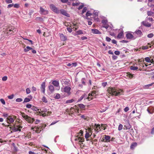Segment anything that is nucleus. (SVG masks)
Listing matches in <instances>:
<instances>
[{
  "mask_svg": "<svg viewBox=\"0 0 154 154\" xmlns=\"http://www.w3.org/2000/svg\"><path fill=\"white\" fill-rule=\"evenodd\" d=\"M72 27L71 28L70 27H67L66 28L67 30L69 32H71L72 31Z\"/></svg>",
  "mask_w": 154,
  "mask_h": 154,
  "instance_id": "nucleus-52",
  "label": "nucleus"
},
{
  "mask_svg": "<svg viewBox=\"0 0 154 154\" xmlns=\"http://www.w3.org/2000/svg\"><path fill=\"white\" fill-rule=\"evenodd\" d=\"M131 69L133 70H135L137 69H138V68L137 66H132L131 67Z\"/></svg>",
  "mask_w": 154,
  "mask_h": 154,
  "instance_id": "nucleus-38",
  "label": "nucleus"
},
{
  "mask_svg": "<svg viewBox=\"0 0 154 154\" xmlns=\"http://www.w3.org/2000/svg\"><path fill=\"white\" fill-rule=\"evenodd\" d=\"M102 23H103V25L106 24L107 23V21L106 20H102Z\"/></svg>",
  "mask_w": 154,
  "mask_h": 154,
  "instance_id": "nucleus-54",
  "label": "nucleus"
},
{
  "mask_svg": "<svg viewBox=\"0 0 154 154\" xmlns=\"http://www.w3.org/2000/svg\"><path fill=\"white\" fill-rule=\"evenodd\" d=\"M26 91L27 94H29L30 93V91L29 88H27L26 89Z\"/></svg>",
  "mask_w": 154,
  "mask_h": 154,
  "instance_id": "nucleus-63",
  "label": "nucleus"
},
{
  "mask_svg": "<svg viewBox=\"0 0 154 154\" xmlns=\"http://www.w3.org/2000/svg\"><path fill=\"white\" fill-rule=\"evenodd\" d=\"M14 6L15 8H19V5L18 4H15L14 5Z\"/></svg>",
  "mask_w": 154,
  "mask_h": 154,
  "instance_id": "nucleus-62",
  "label": "nucleus"
},
{
  "mask_svg": "<svg viewBox=\"0 0 154 154\" xmlns=\"http://www.w3.org/2000/svg\"><path fill=\"white\" fill-rule=\"evenodd\" d=\"M31 109L33 110H35L36 111H38V110H39V109H38V108L36 107H35L34 106H32V108H31Z\"/></svg>",
  "mask_w": 154,
  "mask_h": 154,
  "instance_id": "nucleus-43",
  "label": "nucleus"
},
{
  "mask_svg": "<svg viewBox=\"0 0 154 154\" xmlns=\"http://www.w3.org/2000/svg\"><path fill=\"white\" fill-rule=\"evenodd\" d=\"M124 127H125L126 129H129L131 128V126L128 121H127V124H126V125H125Z\"/></svg>",
  "mask_w": 154,
  "mask_h": 154,
  "instance_id": "nucleus-23",
  "label": "nucleus"
},
{
  "mask_svg": "<svg viewBox=\"0 0 154 154\" xmlns=\"http://www.w3.org/2000/svg\"><path fill=\"white\" fill-rule=\"evenodd\" d=\"M40 110L42 111V112H47V109L43 108H42V109Z\"/></svg>",
  "mask_w": 154,
  "mask_h": 154,
  "instance_id": "nucleus-48",
  "label": "nucleus"
},
{
  "mask_svg": "<svg viewBox=\"0 0 154 154\" xmlns=\"http://www.w3.org/2000/svg\"><path fill=\"white\" fill-rule=\"evenodd\" d=\"M45 82H43L41 85V89L43 93H45Z\"/></svg>",
  "mask_w": 154,
  "mask_h": 154,
  "instance_id": "nucleus-12",
  "label": "nucleus"
},
{
  "mask_svg": "<svg viewBox=\"0 0 154 154\" xmlns=\"http://www.w3.org/2000/svg\"><path fill=\"white\" fill-rule=\"evenodd\" d=\"M76 33L78 35H81L83 34L82 31L81 30H79L77 31L76 32Z\"/></svg>",
  "mask_w": 154,
  "mask_h": 154,
  "instance_id": "nucleus-53",
  "label": "nucleus"
},
{
  "mask_svg": "<svg viewBox=\"0 0 154 154\" xmlns=\"http://www.w3.org/2000/svg\"><path fill=\"white\" fill-rule=\"evenodd\" d=\"M22 128V127L21 126L19 125L14 126V127H10L14 132H16L17 131H20L21 129Z\"/></svg>",
  "mask_w": 154,
  "mask_h": 154,
  "instance_id": "nucleus-6",
  "label": "nucleus"
},
{
  "mask_svg": "<svg viewBox=\"0 0 154 154\" xmlns=\"http://www.w3.org/2000/svg\"><path fill=\"white\" fill-rule=\"evenodd\" d=\"M102 27H104L106 29H107L109 27V25L107 24H104L103 25H102Z\"/></svg>",
  "mask_w": 154,
  "mask_h": 154,
  "instance_id": "nucleus-51",
  "label": "nucleus"
},
{
  "mask_svg": "<svg viewBox=\"0 0 154 154\" xmlns=\"http://www.w3.org/2000/svg\"><path fill=\"white\" fill-rule=\"evenodd\" d=\"M15 116H9L7 118V123L10 124V123H12L14 122L15 119Z\"/></svg>",
  "mask_w": 154,
  "mask_h": 154,
  "instance_id": "nucleus-7",
  "label": "nucleus"
},
{
  "mask_svg": "<svg viewBox=\"0 0 154 154\" xmlns=\"http://www.w3.org/2000/svg\"><path fill=\"white\" fill-rule=\"evenodd\" d=\"M147 14L148 16H152L154 15V12L152 11H148L147 12Z\"/></svg>",
  "mask_w": 154,
  "mask_h": 154,
  "instance_id": "nucleus-31",
  "label": "nucleus"
},
{
  "mask_svg": "<svg viewBox=\"0 0 154 154\" xmlns=\"http://www.w3.org/2000/svg\"><path fill=\"white\" fill-rule=\"evenodd\" d=\"M100 128L104 130H105L106 128V126H104L102 124Z\"/></svg>",
  "mask_w": 154,
  "mask_h": 154,
  "instance_id": "nucleus-55",
  "label": "nucleus"
},
{
  "mask_svg": "<svg viewBox=\"0 0 154 154\" xmlns=\"http://www.w3.org/2000/svg\"><path fill=\"white\" fill-rule=\"evenodd\" d=\"M60 37V38L61 40L62 41H65L67 40L66 36H64L63 34H59Z\"/></svg>",
  "mask_w": 154,
  "mask_h": 154,
  "instance_id": "nucleus-16",
  "label": "nucleus"
},
{
  "mask_svg": "<svg viewBox=\"0 0 154 154\" xmlns=\"http://www.w3.org/2000/svg\"><path fill=\"white\" fill-rule=\"evenodd\" d=\"M108 93L112 95L118 96L122 94L123 91L119 89L116 88L114 87H110L107 90Z\"/></svg>",
  "mask_w": 154,
  "mask_h": 154,
  "instance_id": "nucleus-1",
  "label": "nucleus"
},
{
  "mask_svg": "<svg viewBox=\"0 0 154 154\" xmlns=\"http://www.w3.org/2000/svg\"><path fill=\"white\" fill-rule=\"evenodd\" d=\"M92 11V15L93 14L94 16H98V13L97 11Z\"/></svg>",
  "mask_w": 154,
  "mask_h": 154,
  "instance_id": "nucleus-39",
  "label": "nucleus"
},
{
  "mask_svg": "<svg viewBox=\"0 0 154 154\" xmlns=\"http://www.w3.org/2000/svg\"><path fill=\"white\" fill-rule=\"evenodd\" d=\"M137 146V143L136 142L133 143L131 144L130 148L131 149H133L134 148Z\"/></svg>",
  "mask_w": 154,
  "mask_h": 154,
  "instance_id": "nucleus-22",
  "label": "nucleus"
},
{
  "mask_svg": "<svg viewBox=\"0 0 154 154\" xmlns=\"http://www.w3.org/2000/svg\"><path fill=\"white\" fill-rule=\"evenodd\" d=\"M60 11V13L62 14H63L64 15H65L67 17H69V14L66 12V11L63 9H61Z\"/></svg>",
  "mask_w": 154,
  "mask_h": 154,
  "instance_id": "nucleus-15",
  "label": "nucleus"
},
{
  "mask_svg": "<svg viewBox=\"0 0 154 154\" xmlns=\"http://www.w3.org/2000/svg\"><path fill=\"white\" fill-rule=\"evenodd\" d=\"M151 45H149V46H143L142 47V49L143 50H145L147 49L149 47L150 48H151Z\"/></svg>",
  "mask_w": 154,
  "mask_h": 154,
  "instance_id": "nucleus-32",
  "label": "nucleus"
},
{
  "mask_svg": "<svg viewBox=\"0 0 154 154\" xmlns=\"http://www.w3.org/2000/svg\"><path fill=\"white\" fill-rule=\"evenodd\" d=\"M102 27H104L106 29H107L109 27V25L107 24H104L103 25H102Z\"/></svg>",
  "mask_w": 154,
  "mask_h": 154,
  "instance_id": "nucleus-50",
  "label": "nucleus"
},
{
  "mask_svg": "<svg viewBox=\"0 0 154 154\" xmlns=\"http://www.w3.org/2000/svg\"><path fill=\"white\" fill-rule=\"evenodd\" d=\"M8 30L9 32H8V33H9V34H12L13 32H14L13 30H12L10 29H8Z\"/></svg>",
  "mask_w": 154,
  "mask_h": 154,
  "instance_id": "nucleus-60",
  "label": "nucleus"
},
{
  "mask_svg": "<svg viewBox=\"0 0 154 154\" xmlns=\"http://www.w3.org/2000/svg\"><path fill=\"white\" fill-rule=\"evenodd\" d=\"M87 96L86 95L85 96L86 99L88 100H91L92 99V98H91V96H89L88 95V96L87 97Z\"/></svg>",
  "mask_w": 154,
  "mask_h": 154,
  "instance_id": "nucleus-56",
  "label": "nucleus"
},
{
  "mask_svg": "<svg viewBox=\"0 0 154 154\" xmlns=\"http://www.w3.org/2000/svg\"><path fill=\"white\" fill-rule=\"evenodd\" d=\"M48 88L49 90L51 93H53L54 91V87L52 85H49L48 86Z\"/></svg>",
  "mask_w": 154,
  "mask_h": 154,
  "instance_id": "nucleus-20",
  "label": "nucleus"
},
{
  "mask_svg": "<svg viewBox=\"0 0 154 154\" xmlns=\"http://www.w3.org/2000/svg\"><path fill=\"white\" fill-rule=\"evenodd\" d=\"M126 37L127 38L129 39H134L136 38L134 35L130 33H128L126 35Z\"/></svg>",
  "mask_w": 154,
  "mask_h": 154,
  "instance_id": "nucleus-11",
  "label": "nucleus"
},
{
  "mask_svg": "<svg viewBox=\"0 0 154 154\" xmlns=\"http://www.w3.org/2000/svg\"><path fill=\"white\" fill-rule=\"evenodd\" d=\"M142 23L143 24L144 26H146L149 27L151 26V25L150 23H148L144 22H142Z\"/></svg>",
  "mask_w": 154,
  "mask_h": 154,
  "instance_id": "nucleus-28",
  "label": "nucleus"
},
{
  "mask_svg": "<svg viewBox=\"0 0 154 154\" xmlns=\"http://www.w3.org/2000/svg\"><path fill=\"white\" fill-rule=\"evenodd\" d=\"M30 100L29 98H26L24 99V101L23 103L28 102H29Z\"/></svg>",
  "mask_w": 154,
  "mask_h": 154,
  "instance_id": "nucleus-47",
  "label": "nucleus"
},
{
  "mask_svg": "<svg viewBox=\"0 0 154 154\" xmlns=\"http://www.w3.org/2000/svg\"><path fill=\"white\" fill-rule=\"evenodd\" d=\"M80 4V3L78 1H76L75 3H72V5L73 6H78Z\"/></svg>",
  "mask_w": 154,
  "mask_h": 154,
  "instance_id": "nucleus-25",
  "label": "nucleus"
},
{
  "mask_svg": "<svg viewBox=\"0 0 154 154\" xmlns=\"http://www.w3.org/2000/svg\"><path fill=\"white\" fill-rule=\"evenodd\" d=\"M23 100L21 98H17L16 99V101L17 102H20Z\"/></svg>",
  "mask_w": 154,
  "mask_h": 154,
  "instance_id": "nucleus-59",
  "label": "nucleus"
},
{
  "mask_svg": "<svg viewBox=\"0 0 154 154\" xmlns=\"http://www.w3.org/2000/svg\"><path fill=\"white\" fill-rule=\"evenodd\" d=\"M54 98L55 99H58L60 98V96L59 94L57 93L56 95L54 96Z\"/></svg>",
  "mask_w": 154,
  "mask_h": 154,
  "instance_id": "nucleus-34",
  "label": "nucleus"
},
{
  "mask_svg": "<svg viewBox=\"0 0 154 154\" xmlns=\"http://www.w3.org/2000/svg\"><path fill=\"white\" fill-rule=\"evenodd\" d=\"M78 106L81 109H84L85 107V106L82 104H79Z\"/></svg>",
  "mask_w": 154,
  "mask_h": 154,
  "instance_id": "nucleus-40",
  "label": "nucleus"
},
{
  "mask_svg": "<svg viewBox=\"0 0 154 154\" xmlns=\"http://www.w3.org/2000/svg\"><path fill=\"white\" fill-rule=\"evenodd\" d=\"M123 32H120L119 34H118L117 38H121L123 35Z\"/></svg>",
  "mask_w": 154,
  "mask_h": 154,
  "instance_id": "nucleus-29",
  "label": "nucleus"
},
{
  "mask_svg": "<svg viewBox=\"0 0 154 154\" xmlns=\"http://www.w3.org/2000/svg\"><path fill=\"white\" fill-rule=\"evenodd\" d=\"M96 93V91H93L92 92V93L91 94H88V95L89 96H94Z\"/></svg>",
  "mask_w": 154,
  "mask_h": 154,
  "instance_id": "nucleus-37",
  "label": "nucleus"
},
{
  "mask_svg": "<svg viewBox=\"0 0 154 154\" xmlns=\"http://www.w3.org/2000/svg\"><path fill=\"white\" fill-rule=\"evenodd\" d=\"M91 32L94 34H100L101 33L97 29H92L91 30Z\"/></svg>",
  "mask_w": 154,
  "mask_h": 154,
  "instance_id": "nucleus-19",
  "label": "nucleus"
},
{
  "mask_svg": "<svg viewBox=\"0 0 154 154\" xmlns=\"http://www.w3.org/2000/svg\"><path fill=\"white\" fill-rule=\"evenodd\" d=\"M145 60L147 62L149 63L150 62V60L149 58L148 57H147L145 58Z\"/></svg>",
  "mask_w": 154,
  "mask_h": 154,
  "instance_id": "nucleus-45",
  "label": "nucleus"
},
{
  "mask_svg": "<svg viewBox=\"0 0 154 154\" xmlns=\"http://www.w3.org/2000/svg\"><path fill=\"white\" fill-rule=\"evenodd\" d=\"M42 101L45 103H47L48 102L45 96H43L42 99Z\"/></svg>",
  "mask_w": 154,
  "mask_h": 154,
  "instance_id": "nucleus-36",
  "label": "nucleus"
},
{
  "mask_svg": "<svg viewBox=\"0 0 154 154\" xmlns=\"http://www.w3.org/2000/svg\"><path fill=\"white\" fill-rule=\"evenodd\" d=\"M39 12L41 14L44 15H47L49 13L48 10L45 9L41 6L40 7V10L39 11Z\"/></svg>",
  "mask_w": 154,
  "mask_h": 154,
  "instance_id": "nucleus-5",
  "label": "nucleus"
},
{
  "mask_svg": "<svg viewBox=\"0 0 154 154\" xmlns=\"http://www.w3.org/2000/svg\"><path fill=\"white\" fill-rule=\"evenodd\" d=\"M7 77L6 76H4L2 78V80L4 81H6L7 79Z\"/></svg>",
  "mask_w": 154,
  "mask_h": 154,
  "instance_id": "nucleus-61",
  "label": "nucleus"
},
{
  "mask_svg": "<svg viewBox=\"0 0 154 154\" xmlns=\"http://www.w3.org/2000/svg\"><path fill=\"white\" fill-rule=\"evenodd\" d=\"M87 7H84L83 8V9L82 10V14H84V13L86 12L87 10Z\"/></svg>",
  "mask_w": 154,
  "mask_h": 154,
  "instance_id": "nucleus-41",
  "label": "nucleus"
},
{
  "mask_svg": "<svg viewBox=\"0 0 154 154\" xmlns=\"http://www.w3.org/2000/svg\"><path fill=\"white\" fill-rule=\"evenodd\" d=\"M77 65V64L76 63H69L67 64V65L68 66H71L72 65L73 66H75Z\"/></svg>",
  "mask_w": 154,
  "mask_h": 154,
  "instance_id": "nucleus-42",
  "label": "nucleus"
},
{
  "mask_svg": "<svg viewBox=\"0 0 154 154\" xmlns=\"http://www.w3.org/2000/svg\"><path fill=\"white\" fill-rule=\"evenodd\" d=\"M128 76L130 78H132L133 77V75L131 74L130 73H128L127 74Z\"/></svg>",
  "mask_w": 154,
  "mask_h": 154,
  "instance_id": "nucleus-57",
  "label": "nucleus"
},
{
  "mask_svg": "<svg viewBox=\"0 0 154 154\" xmlns=\"http://www.w3.org/2000/svg\"><path fill=\"white\" fill-rule=\"evenodd\" d=\"M94 128V130L95 131L96 133H97L100 130V125H96L95 124Z\"/></svg>",
  "mask_w": 154,
  "mask_h": 154,
  "instance_id": "nucleus-13",
  "label": "nucleus"
},
{
  "mask_svg": "<svg viewBox=\"0 0 154 154\" xmlns=\"http://www.w3.org/2000/svg\"><path fill=\"white\" fill-rule=\"evenodd\" d=\"M154 83H152L151 84L145 85L144 87V88H148V87L152 86L153 85V84H154Z\"/></svg>",
  "mask_w": 154,
  "mask_h": 154,
  "instance_id": "nucleus-35",
  "label": "nucleus"
},
{
  "mask_svg": "<svg viewBox=\"0 0 154 154\" xmlns=\"http://www.w3.org/2000/svg\"><path fill=\"white\" fill-rule=\"evenodd\" d=\"M32 48L29 46H27L26 48L24 49V50L25 52L29 51V50H32Z\"/></svg>",
  "mask_w": 154,
  "mask_h": 154,
  "instance_id": "nucleus-24",
  "label": "nucleus"
},
{
  "mask_svg": "<svg viewBox=\"0 0 154 154\" xmlns=\"http://www.w3.org/2000/svg\"><path fill=\"white\" fill-rule=\"evenodd\" d=\"M135 33L139 37H141L143 35L141 31L139 30H136L134 33V34Z\"/></svg>",
  "mask_w": 154,
  "mask_h": 154,
  "instance_id": "nucleus-18",
  "label": "nucleus"
},
{
  "mask_svg": "<svg viewBox=\"0 0 154 154\" xmlns=\"http://www.w3.org/2000/svg\"><path fill=\"white\" fill-rule=\"evenodd\" d=\"M0 101L3 105H5V101L3 99H0Z\"/></svg>",
  "mask_w": 154,
  "mask_h": 154,
  "instance_id": "nucleus-58",
  "label": "nucleus"
},
{
  "mask_svg": "<svg viewBox=\"0 0 154 154\" xmlns=\"http://www.w3.org/2000/svg\"><path fill=\"white\" fill-rule=\"evenodd\" d=\"M52 84L55 87H57L56 90H59L60 89L59 82L57 80H53L52 82Z\"/></svg>",
  "mask_w": 154,
  "mask_h": 154,
  "instance_id": "nucleus-8",
  "label": "nucleus"
},
{
  "mask_svg": "<svg viewBox=\"0 0 154 154\" xmlns=\"http://www.w3.org/2000/svg\"><path fill=\"white\" fill-rule=\"evenodd\" d=\"M42 111H38V114L40 115H42L43 117H44L46 115H50V114H51V112L48 111L47 113H44V114H42Z\"/></svg>",
  "mask_w": 154,
  "mask_h": 154,
  "instance_id": "nucleus-17",
  "label": "nucleus"
},
{
  "mask_svg": "<svg viewBox=\"0 0 154 154\" xmlns=\"http://www.w3.org/2000/svg\"><path fill=\"white\" fill-rule=\"evenodd\" d=\"M110 137L108 136L105 135L104 139V140H105V141H104L105 142H109L110 139Z\"/></svg>",
  "mask_w": 154,
  "mask_h": 154,
  "instance_id": "nucleus-21",
  "label": "nucleus"
},
{
  "mask_svg": "<svg viewBox=\"0 0 154 154\" xmlns=\"http://www.w3.org/2000/svg\"><path fill=\"white\" fill-rule=\"evenodd\" d=\"M32 130L35 131V132L38 133H39L42 130V128L41 127H35L32 128Z\"/></svg>",
  "mask_w": 154,
  "mask_h": 154,
  "instance_id": "nucleus-10",
  "label": "nucleus"
},
{
  "mask_svg": "<svg viewBox=\"0 0 154 154\" xmlns=\"http://www.w3.org/2000/svg\"><path fill=\"white\" fill-rule=\"evenodd\" d=\"M82 83L83 85H85V81H86V79L85 78H82L81 80Z\"/></svg>",
  "mask_w": 154,
  "mask_h": 154,
  "instance_id": "nucleus-30",
  "label": "nucleus"
},
{
  "mask_svg": "<svg viewBox=\"0 0 154 154\" xmlns=\"http://www.w3.org/2000/svg\"><path fill=\"white\" fill-rule=\"evenodd\" d=\"M14 95L13 94H12L11 95H9L8 96V98L10 99H13L14 97Z\"/></svg>",
  "mask_w": 154,
  "mask_h": 154,
  "instance_id": "nucleus-64",
  "label": "nucleus"
},
{
  "mask_svg": "<svg viewBox=\"0 0 154 154\" xmlns=\"http://www.w3.org/2000/svg\"><path fill=\"white\" fill-rule=\"evenodd\" d=\"M71 88L69 86H66L64 88L63 91L64 92L67 94L68 96L69 95L71 94L70 92Z\"/></svg>",
  "mask_w": 154,
  "mask_h": 154,
  "instance_id": "nucleus-9",
  "label": "nucleus"
},
{
  "mask_svg": "<svg viewBox=\"0 0 154 154\" xmlns=\"http://www.w3.org/2000/svg\"><path fill=\"white\" fill-rule=\"evenodd\" d=\"M21 115L24 119L29 123H32L35 121L34 119L32 118L23 112H22Z\"/></svg>",
  "mask_w": 154,
  "mask_h": 154,
  "instance_id": "nucleus-2",
  "label": "nucleus"
},
{
  "mask_svg": "<svg viewBox=\"0 0 154 154\" xmlns=\"http://www.w3.org/2000/svg\"><path fill=\"white\" fill-rule=\"evenodd\" d=\"M35 20L38 22H42L43 20V19L42 18L39 17H37L35 19Z\"/></svg>",
  "mask_w": 154,
  "mask_h": 154,
  "instance_id": "nucleus-27",
  "label": "nucleus"
},
{
  "mask_svg": "<svg viewBox=\"0 0 154 154\" xmlns=\"http://www.w3.org/2000/svg\"><path fill=\"white\" fill-rule=\"evenodd\" d=\"M50 7L51 10L56 13L59 14L60 13V11L53 4L50 5Z\"/></svg>",
  "mask_w": 154,
  "mask_h": 154,
  "instance_id": "nucleus-4",
  "label": "nucleus"
},
{
  "mask_svg": "<svg viewBox=\"0 0 154 154\" xmlns=\"http://www.w3.org/2000/svg\"><path fill=\"white\" fill-rule=\"evenodd\" d=\"M83 134V132L81 130L80 131V132L79 133V135H78L77 136L76 138L75 139V141H78V142L82 143L83 142L84 140V139L83 138L81 137H79V135L80 136H82Z\"/></svg>",
  "mask_w": 154,
  "mask_h": 154,
  "instance_id": "nucleus-3",
  "label": "nucleus"
},
{
  "mask_svg": "<svg viewBox=\"0 0 154 154\" xmlns=\"http://www.w3.org/2000/svg\"><path fill=\"white\" fill-rule=\"evenodd\" d=\"M153 36L154 34L152 33L149 34L147 35V37L149 38H151Z\"/></svg>",
  "mask_w": 154,
  "mask_h": 154,
  "instance_id": "nucleus-44",
  "label": "nucleus"
},
{
  "mask_svg": "<svg viewBox=\"0 0 154 154\" xmlns=\"http://www.w3.org/2000/svg\"><path fill=\"white\" fill-rule=\"evenodd\" d=\"M86 94L84 93L78 99V101L79 102L82 100L85 97Z\"/></svg>",
  "mask_w": 154,
  "mask_h": 154,
  "instance_id": "nucleus-26",
  "label": "nucleus"
},
{
  "mask_svg": "<svg viewBox=\"0 0 154 154\" xmlns=\"http://www.w3.org/2000/svg\"><path fill=\"white\" fill-rule=\"evenodd\" d=\"M74 101L73 99H72L70 100H67L66 101V103H71L73 102V101Z\"/></svg>",
  "mask_w": 154,
  "mask_h": 154,
  "instance_id": "nucleus-46",
  "label": "nucleus"
},
{
  "mask_svg": "<svg viewBox=\"0 0 154 154\" xmlns=\"http://www.w3.org/2000/svg\"><path fill=\"white\" fill-rule=\"evenodd\" d=\"M91 135L89 133L86 131V133L85 134V137L86 139L88 138Z\"/></svg>",
  "mask_w": 154,
  "mask_h": 154,
  "instance_id": "nucleus-33",
  "label": "nucleus"
},
{
  "mask_svg": "<svg viewBox=\"0 0 154 154\" xmlns=\"http://www.w3.org/2000/svg\"><path fill=\"white\" fill-rule=\"evenodd\" d=\"M123 125H122L120 124L118 127V130L120 131L122 129Z\"/></svg>",
  "mask_w": 154,
  "mask_h": 154,
  "instance_id": "nucleus-49",
  "label": "nucleus"
},
{
  "mask_svg": "<svg viewBox=\"0 0 154 154\" xmlns=\"http://www.w3.org/2000/svg\"><path fill=\"white\" fill-rule=\"evenodd\" d=\"M92 15V11H87L86 16H82L85 18H87V17L88 16H90Z\"/></svg>",
  "mask_w": 154,
  "mask_h": 154,
  "instance_id": "nucleus-14",
  "label": "nucleus"
}]
</instances>
